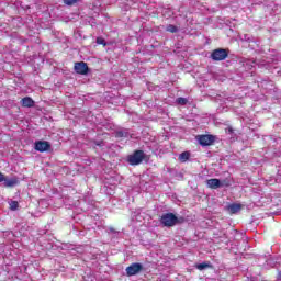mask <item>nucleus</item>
Returning a JSON list of instances; mask_svg holds the SVG:
<instances>
[{"mask_svg":"<svg viewBox=\"0 0 281 281\" xmlns=\"http://www.w3.org/2000/svg\"><path fill=\"white\" fill-rule=\"evenodd\" d=\"M9 205L11 212H16V210H19V201H11Z\"/></svg>","mask_w":281,"mask_h":281,"instance_id":"nucleus-15","label":"nucleus"},{"mask_svg":"<svg viewBox=\"0 0 281 281\" xmlns=\"http://www.w3.org/2000/svg\"><path fill=\"white\" fill-rule=\"evenodd\" d=\"M195 139L202 147L214 146L216 143V136L212 134H200L195 136Z\"/></svg>","mask_w":281,"mask_h":281,"instance_id":"nucleus-3","label":"nucleus"},{"mask_svg":"<svg viewBox=\"0 0 281 281\" xmlns=\"http://www.w3.org/2000/svg\"><path fill=\"white\" fill-rule=\"evenodd\" d=\"M4 186L5 188H14V186H19V179L12 178V179H5L4 178Z\"/></svg>","mask_w":281,"mask_h":281,"instance_id":"nucleus-11","label":"nucleus"},{"mask_svg":"<svg viewBox=\"0 0 281 281\" xmlns=\"http://www.w3.org/2000/svg\"><path fill=\"white\" fill-rule=\"evenodd\" d=\"M227 210H228L229 214H238V212H240V210H243V204L233 203V204L228 205Z\"/></svg>","mask_w":281,"mask_h":281,"instance_id":"nucleus-9","label":"nucleus"},{"mask_svg":"<svg viewBox=\"0 0 281 281\" xmlns=\"http://www.w3.org/2000/svg\"><path fill=\"white\" fill-rule=\"evenodd\" d=\"M34 148L38 153H47V150L52 148V144H49L47 140H37L35 142Z\"/></svg>","mask_w":281,"mask_h":281,"instance_id":"nucleus-7","label":"nucleus"},{"mask_svg":"<svg viewBox=\"0 0 281 281\" xmlns=\"http://www.w3.org/2000/svg\"><path fill=\"white\" fill-rule=\"evenodd\" d=\"M22 106L26 109H32L34 106V100L30 97H25L21 100Z\"/></svg>","mask_w":281,"mask_h":281,"instance_id":"nucleus-10","label":"nucleus"},{"mask_svg":"<svg viewBox=\"0 0 281 281\" xmlns=\"http://www.w3.org/2000/svg\"><path fill=\"white\" fill-rule=\"evenodd\" d=\"M227 56H229V50L225 48H216L211 54L212 60L216 61L225 60Z\"/></svg>","mask_w":281,"mask_h":281,"instance_id":"nucleus-4","label":"nucleus"},{"mask_svg":"<svg viewBox=\"0 0 281 281\" xmlns=\"http://www.w3.org/2000/svg\"><path fill=\"white\" fill-rule=\"evenodd\" d=\"M65 5H74L75 3H78V0H63Z\"/></svg>","mask_w":281,"mask_h":281,"instance_id":"nucleus-17","label":"nucleus"},{"mask_svg":"<svg viewBox=\"0 0 281 281\" xmlns=\"http://www.w3.org/2000/svg\"><path fill=\"white\" fill-rule=\"evenodd\" d=\"M195 269H198L199 271H203V269H212V265L207 262L198 263L195 265Z\"/></svg>","mask_w":281,"mask_h":281,"instance_id":"nucleus-13","label":"nucleus"},{"mask_svg":"<svg viewBox=\"0 0 281 281\" xmlns=\"http://www.w3.org/2000/svg\"><path fill=\"white\" fill-rule=\"evenodd\" d=\"M3 181H5V176L0 172V183H3Z\"/></svg>","mask_w":281,"mask_h":281,"instance_id":"nucleus-19","label":"nucleus"},{"mask_svg":"<svg viewBox=\"0 0 281 281\" xmlns=\"http://www.w3.org/2000/svg\"><path fill=\"white\" fill-rule=\"evenodd\" d=\"M228 133H234V128L228 127Z\"/></svg>","mask_w":281,"mask_h":281,"instance_id":"nucleus-21","label":"nucleus"},{"mask_svg":"<svg viewBox=\"0 0 281 281\" xmlns=\"http://www.w3.org/2000/svg\"><path fill=\"white\" fill-rule=\"evenodd\" d=\"M74 69L76 74H79L80 76H87V74H89V66L85 61L75 63Z\"/></svg>","mask_w":281,"mask_h":281,"instance_id":"nucleus-6","label":"nucleus"},{"mask_svg":"<svg viewBox=\"0 0 281 281\" xmlns=\"http://www.w3.org/2000/svg\"><path fill=\"white\" fill-rule=\"evenodd\" d=\"M179 31V29H177V26L169 24L167 26V32H170L171 34H177V32Z\"/></svg>","mask_w":281,"mask_h":281,"instance_id":"nucleus-16","label":"nucleus"},{"mask_svg":"<svg viewBox=\"0 0 281 281\" xmlns=\"http://www.w3.org/2000/svg\"><path fill=\"white\" fill-rule=\"evenodd\" d=\"M126 276L128 278L133 277V276H137V273H140V271H144V266L139 262H134L132 265H130L126 269Z\"/></svg>","mask_w":281,"mask_h":281,"instance_id":"nucleus-5","label":"nucleus"},{"mask_svg":"<svg viewBox=\"0 0 281 281\" xmlns=\"http://www.w3.org/2000/svg\"><path fill=\"white\" fill-rule=\"evenodd\" d=\"M177 104H179L180 106H186V104H188V99L183 98V97H179L176 100Z\"/></svg>","mask_w":281,"mask_h":281,"instance_id":"nucleus-14","label":"nucleus"},{"mask_svg":"<svg viewBox=\"0 0 281 281\" xmlns=\"http://www.w3.org/2000/svg\"><path fill=\"white\" fill-rule=\"evenodd\" d=\"M206 186H209V188H211L212 190H217V188H221V180L216 178L209 179L206 181Z\"/></svg>","mask_w":281,"mask_h":281,"instance_id":"nucleus-8","label":"nucleus"},{"mask_svg":"<svg viewBox=\"0 0 281 281\" xmlns=\"http://www.w3.org/2000/svg\"><path fill=\"white\" fill-rule=\"evenodd\" d=\"M159 221L162 227H175V225L186 223V217H177L175 213H165L160 216Z\"/></svg>","mask_w":281,"mask_h":281,"instance_id":"nucleus-1","label":"nucleus"},{"mask_svg":"<svg viewBox=\"0 0 281 281\" xmlns=\"http://www.w3.org/2000/svg\"><path fill=\"white\" fill-rule=\"evenodd\" d=\"M116 137H124V132H122V131L116 132Z\"/></svg>","mask_w":281,"mask_h":281,"instance_id":"nucleus-20","label":"nucleus"},{"mask_svg":"<svg viewBox=\"0 0 281 281\" xmlns=\"http://www.w3.org/2000/svg\"><path fill=\"white\" fill-rule=\"evenodd\" d=\"M97 43L98 45H103L104 47H106V42L102 37H97Z\"/></svg>","mask_w":281,"mask_h":281,"instance_id":"nucleus-18","label":"nucleus"},{"mask_svg":"<svg viewBox=\"0 0 281 281\" xmlns=\"http://www.w3.org/2000/svg\"><path fill=\"white\" fill-rule=\"evenodd\" d=\"M188 159H190V151H183L179 155V161H181L182 164H186Z\"/></svg>","mask_w":281,"mask_h":281,"instance_id":"nucleus-12","label":"nucleus"},{"mask_svg":"<svg viewBox=\"0 0 281 281\" xmlns=\"http://www.w3.org/2000/svg\"><path fill=\"white\" fill-rule=\"evenodd\" d=\"M148 156H146V153L142 149L135 150L132 155L127 156V164L130 166H139L145 159H147Z\"/></svg>","mask_w":281,"mask_h":281,"instance_id":"nucleus-2","label":"nucleus"}]
</instances>
